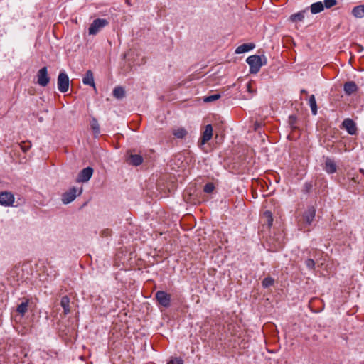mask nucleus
Returning a JSON list of instances; mask_svg holds the SVG:
<instances>
[{
    "mask_svg": "<svg viewBox=\"0 0 364 364\" xmlns=\"http://www.w3.org/2000/svg\"><path fill=\"white\" fill-rule=\"evenodd\" d=\"M305 263V265L306 266V267L309 269V270H313L314 269V267H315V262L314 259H307L305 260L304 262Z\"/></svg>",
    "mask_w": 364,
    "mask_h": 364,
    "instance_id": "33",
    "label": "nucleus"
},
{
    "mask_svg": "<svg viewBox=\"0 0 364 364\" xmlns=\"http://www.w3.org/2000/svg\"><path fill=\"white\" fill-rule=\"evenodd\" d=\"M93 174V168L91 167H87L83 168L79 173L77 177V181L87 182L88 181Z\"/></svg>",
    "mask_w": 364,
    "mask_h": 364,
    "instance_id": "12",
    "label": "nucleus"
},
{
    "mask_svg": "<svg viewBox=\"0 0 364 364\" xmlns=\"http://www.w3.org/2000/svg\"><path fill=\"white\" fill-rule=\"evenodd\" d=\"M127 162L132 166H138L143 162V157L139 154H134L132 151H128L127 153Z\"/></svg>",
    "mask_w": 364,
    "mask_h": 364,
    "instance_id": "9",
    "label": "nucleus"
},
{
    "mask_svg": "<svg viewBox=\"0 0 364 364\" xmlns=\"http://www.w3.org/2000/svg\"><path fill=\"white\" fill-rule=\"evenodd\" d=\"M82 188H80V190H77L75 187L70 188L68 191L65 192L62 195V202L63 204H68L73 201L77 196H79L82 193Z\"/></svg>",
    "mask_w": 364,
    "mask_h": 364,
    "instance_id": "3",
    "label": "nucleus"
},
{
    "mask_svg": "<svg viewBox=\"0 0 364 364\" xmlns=\"http://www.w3.org/2000/svg\"><path fill=\"white\" fill-rule=\"evenodd\" d=\"M28 300L26 299V301L22 302L21 304L18 305L16 308V311L23 316L25 313L28 311Z\"/></svg>",
    "mask_w": 364,
    "mask_h": 364,
    "instance_id": "25",
    "label": "nucleus"
},
{
    "mask_svg": "<svg viewBox=\"0 0 364 364\" xmlns=\"http://www.w3.org/2000/svg\"><path fill=\"white\" fill-rule=\"evenodd\" d=\"M113 96L117 99H122L125 96L124 89L121 86L116 87L113 90Z\"/></svg>",
    "mask_w": 364,
    "mask_h": 364,
    "instance_id": "22",
    "label": "nucleus"
},
{
    "mask_svg": "<svg viewBox=\"0 0 364 364\" xmlns=\"http://www.w3.org/2000/svg\"><path fill=\"white\" fill-rule=\"evenodd\" d=\"M126 2H127L128 4H130V3H129V0H126Z\"/></svg>",
    "mask_w": 364,
    "mask_h": 364,
    "instance_id": "42",
    "label": "nucleus"
},
{
    "mask_svg": "<svg viewBox=\"0 0 364 364\" xmlns=\"http://www.w3.org/2000/svg\"><path fill=\"white\" fill-rule=\"evenodd\" d=\"M247 64L250 65V72L251 73H257L262 65L267 63V58L265 56L253 55L249 56L246 60Z\"/></svg>",
    "mask_w": 364,
    "mask_h": 364,
    "instance_id": "2",
    "label": "nucleus"
},
{
    "mask_svg": "<svg viewBox=\"0 0 364 364\" xmlns=\"http://www.w3.org/2000/svg\"><path fill=\"white\" fill-rule=\"evenodd\" d=\"M108 24L106 19L97 18L91 23L88 33L90 35H96L102 28Z\"/></svg>",
    "mask_w": 364,
    "mask_h": 364,
    "instance_id": "5",
    "label": "nucleus"
},
{
    "mask_svg": "<svg viewBox=\"0 0 364 364\" xmlns=\"http://www.w3.org/2000/svg\"><path fill=\"white\" fill-rule=\"evenodd\" d=\"M220 97V95L219 94H215V95L208 96L207 97H205L204 101L206 102H213L216 100H218Z\"/></svg>",
    "mask_w": 364,
    "mask_h": 364,
    "instance_id": "34",
    "label": "nucleus"
},
{
    "mask_svg": "<svg viewBox=\"0 0 364 364\" xmlns=\"http://www.w3.org/2000/svg\"><path fill=\"white\" fill-rule=\"evenodd\" d=\"M213 136V127L211 124H208L205 127V130L202 134V136L200 138V146L205 144L207 141H208Z\"/></svg>",
    "mask_w": 364,
    "mask_h": 364,
    "instance_id": "13",
    "label": "nucleus"
},
{
    "mask_svg": "<svg viewBox=\"0 0 364 364\" xmlns=\"http://www.w3.org/2000/svg\"><path fill=\"white\" fill-rule=\"evenodd\" d=\"M358 178H359L358 176L351 178V179L350 181L349 188L355 187L356 184L359 183Z\"/></svg>",
    "mask_w": 364,
    "mask_h": 364,
    "instance_id": "35",
    "label": "nucleus"
},
{
    "mask_svg": "<svg viewBox=\"0 0 364 364\" xmlns=\"http://www.w3.org/2000/svg\"><path fill=\"white\" fill-rule=\"evenodd\" d=\"M358 87L353 81H348L343 85V90L347 95H351L357 92Z\"/></svg>",
    "mask_w": 364,
    "mask_h": 364,
    "instance_id": "14",
    "label": "nucleus"
},
{
    "mask_svg": "<svg viewBox=\"0 0 364 364\" xmlns=\"http://www.w3.org/2000/svg\"><path fill=\"white\" fill-rule=\"evenodd\" d=\"M304 14H305V11H301L296 14H294L291 15L290 20L292 22L302 21L304 18Z\"/></svg>",
    "mask_w": 364,
    "mask_h": 364,
    "instance_id": "23",
    "label": "nucleus"
},
{
    "mask_svg": "<svg viewBox=\"0 0 364 364\" xmlns=\"http://www.w3.org/2000/svg\"><path fill=\"white\" fill-rule=\"evenodd\" d=\"M60 306L63 309V314L65 316L70 313L71 310L70 308V298L65 295L61 298Z\"/></svg>",
    "mask_w": 364,
    "mask_h": 364,
    "instance_id": "16",
    "label": "nucleus"
},
{
    "mask_svg": "<svg viewBox=\"0 0 364 364\" xmlns=\"http://www.w3.org/2000/svg\"><path fill=\"white\" fill-rule=\"evenodd\" d=\"M312 187V182H306L303 186L302 192L304 193H309L311 191Z\"/></svg>",
    "mask_w": 364,
    "mask_h": 364,
    "instance_id": "31",
    "label": "nucleus"
},
{
    "mask_svg": "<svg viewBox=\"0 0 364 364\" xmlns=\"http://www.w3.org/2000/svg\"><path fill=\"white\" fill-rule=\"evenodd\" d=\"M341 127V129H344L345 130H346V132L350 135L357 134L358 128L356 124L353 119L350 118L345 119L343 121Z\"/></svg>",
    "mask_w": 364,
    "mask_h": 364,
    "instance_id": "8",
    "label": "nucleus"
},
{
    "mask_svg": "<svg viewBox=\"0 0 364 364\" xmlns=\"http://www.w3.org/2000/svg\"><path fill=\"white\" fill-rule=\"evenodd\" d=\"M247 87H248V90L250 92V90H251L250 85V84H248V86H247Z\"/></svg>",
    "mask_w": 364,
    "mask_h": 364,
    "instance_id": "41",
    "label": "nucleus"
},
{
    "mask_svg": "<svg viewBox=\"0 0 364 364\" xmlns=\"http://www.w3.org/2000/svg\"><path fill=\"white\" fill-rule=\"evenodd\" d=\"M274 283V279L270 277H265L263 281L262 282V286L264 288L269 287L272 286Z\"/></svg>",
    "mask_w": 364,
    "mask_h": 364,
    "instance_id": "28",
    "label": "nucleus"
},
{
    "mask_svg": "<svg viewBox=\"0 0 364 364\" xmlns=\"http://www.w3.org/2000/svg\"><path fill=\"white\" fill-rule=\"evenodd\" d=\"M315 216L316 208L314 206H309L298 221L299 230L304 232H309L310 226L314 222Z\"/></svg>",
    "mask_w": 364,
    "mask_h": 364,
    "instance_id": "1",
    "label": "nucleus"
},
{
    "mask_svg": "<svg viewBox=\"0 0 364 364\" xmlns=\"http://www.w3.org/2000/svg\"><path fill=\"white\" fill-rule=\"evenodd\" d=\"M352 14L355 18L364 17V4L355 6L352 10Z\"/></svg>",
    "mask_w": 364,
    "mask_h": 364,
    "instance_id": "21",
    "label": "nucleus"
},
{
    "mask_svg": "<svg viewBox=\"0 0 364 364\" xmlns=\"http://www.w3.org/2000/svg\"><path fill=\"white\" fill-rule=\"evenodd\" d=\"M58 88L63 93L66 92L69 89V77L64 72H60L58 75Z\"/></svg>",
    "mask_w": 364,
    "mask_h": 364,
    "instance_id": "7",
    "label": "nucleus"
},
{
    "mask_svg": "<svg viewBox=\"0 0 364 364\" xmlns=\"http://www.w3.org/2000/svg\"><path fill=\"white\" fill-rule=\"evenodd\" d=\"M155 298L158 304L165 308L171 305V295L164 291H158L155 294Z\"/></svg>",
    "mask_w": 364,
    "mask_h": 364,
    "instance_id": "4",
    "label": "nucleus"
},
{
    "mask_svg": "<svg viewBox=\"0 0 364 364\" xmlns=\"http://www.w3.org/2000/svg\"><path fill=\"white\" fill-rule=\"evenodd\" d=\"M255 44L252 43H243L241 46H238L235 50V53L241 54L246 52H248L252 50L255 48Z\"/></svg>",
    "mask_w": 364,
    "mask_h": 364,
    "instance_id": "18",
    "label": "nucleus"
},
{
    "mask_svg": "<svg viewBox=\"0 0 364 364\" xmlns=\"http://www.w3.org/2000/svg\"><path fill=\"white\" fill-rule=\"evenodd\" d=\"M338 4L337 0H324L323 2V8L331 9Z\"/></svg>",
    "mask_w": 364,
    "mask_h": 364,
    "instance_id": "30",
    "label": "nucleus"
},
{
    "mask_svg": "<svg viewBox=\"0 0 364 364\" xmlns=\"http://www.w3.org/2000/svg\"><path fill=\"white\" fill-rule=\"evenodd\" d=\"M324 10L322 1H317L310 6V11L312 14L321 13Z\"/></svg>",
    "mask_w": 364,
    "mask_h": 364,
    "instance_id": "19",
    "label": "nucleus"
},
{
    "mask_svg": "<svg viewBox=\"0 0 364 364\" xmlns=\"http://www.w3.org/2000/svg\"><path fill=\"white\" fill-rule=\"evenodd\" d=\"M82 82L85 85H90V86L93 87L94 89L95 90V82H94L93 73L91 70H89L86 72L85 75L84 76V77L82 79Z\"/></svg>",
    "mask_w": 364,
    "mask_h": 364,
    "instance_id": "17",
    "label": "nucleus"
},
{
    "mask_svg": "<svg viewBox=\"0 0 364 364\" xmlns=\"http://www.w3.org/2000/svg\"><path fill=\"white\" fill-rule=\"evenodd\" d=\"M90 127L95 134H100V125L97 120L95 118H92L90 122Z\"/></svg>",
    "mask_w": 364,
    "mask_h": 364,
    "instance_id": "27",
    "label": "nucleus"
},
{
    "mask_svg": "<svg viewBox=\"0 0 364 364\" xmlns=\"http://www.w3.org/2000/svg\"><path fill=\"white\" fill-rule=\"evenodd\" d=\"M309 104L311 107L312 114L316 115L317 114V104L315 96L314 95H311L309 97Z\"/></svg>",
    "mask_w": 364,
    "mask_h": 364,
    "instance_id": "24",
    "label": "nucleus"
},
{
    "mask_svg": "<svg viewBox=\"0 0 364 364\" xmlns=\"http://www.w3.org/2000/svg\"><path fill=\"white\" fill-rule=\"evenodd\" d=\"M354 48L357 52H362L363 50V47L358 43L354 45Z\"/></svg>",
    "mask_w": 364,
    "mask_h": 364,
    "instance_id": "38",
    "label": "nucleus"
},
{
    "mask_svg": "<svg viewBox=\"0 0 364 364\" xmlns=\"http://www.w3.org/2000/svg\"><path fill=\"white\" fill-rule=\"evenodd\" d=\"M36 77L37 83L42 87L47 86L50 82V78L48 73L47 67L46 66L43 67L38 71Z\"/></svg>",
    "mask_w": 364,
    "mask_h": 364,
    "instance_id": "6",
    "label": "nucleus"
},
{
    "mask_svg": "<svg viewBox=\"0 0 364 364\" xmlns=\"http://www.w3.org/2000/svg\"><path fill=\"white\" fill-rule=\"evenodd\" d=\"M324 170L328 173H330V174L335 173L337 170V166H336L335 161L331 159L327 158L325 161Z\"/></svg>",
    "mask_w": 364,
    "mask_h": 364,
    "instance_id": "15",
    "label": "nucleus"
},
{
    "mask_svg": "<svg viewBox=\"0 0 364 364\" xmlns=\"http://www.w3.org/2000/svg\"><path fill=\"white\" fill-rule=\"evenodd\" d=\"M172 134L178 139H183L187 135L188 132L183 127H178L172 129Z\"/></svg>",
    "mask_w": 364,
    "mask_h": 364,
    "instance_id": "20",
    "label": "nucleus"
},
{
    "mask_svg": "<svg viewBox=\"0 0 364 364\" xmlns=\"http://www.w3.org/2000/svg\"><path fill=\"white\" fill-rule=\"evenodd\" d=\"M278 246H279V247H282V242H279Z\"/></svg>",
    "mask_w": 364,
    "mask_h": 364,
    "instance_id": "40",
    "label": "nucleus"
},
{
    "mask_svg": "<svg viewBox=\"0 0 364 364\" xmlns=\"http://www.w3.org/2000/svg\"><path fill=\"white\" fill-rule=\"evenodd\" d=\"M19 147L23 153H26L32 146V144L30 141H23L16 145Z\"/></svg>",
    "mask_w": 364,
    "mask_h": 364,
    "instance_id": "26",
    "label": "nucleus"
},
{
    "mask_svg": "<svg viewBox=\"0 0 364 364\" xmlns=\"http://www.w3.org/2000/svg\"><path fill=\"white\" fill-rule=\"evenodd\" d=\"M296 123L297 117L295 115H290L289 117V124L290 125L292 129H297Z\"/></svg>",
    "mask_w": 364,
    "mask_h": 364,
    "instance_id": "29",
    "label": "nucleus"
},
{
    "mask_svg": "<svg viewBox=\"0 0 364 364\" xmlns=\"http://www.w3.org/2000/svg\"><path fill=\"white\" fill-rule=\"evenodd\" d=\"M167 364H183V360L179 358H171Z\"/></svg>",
    "mask_w": 364,
    "mask_h": 364,
    "instance_id": "36",
    "label": "nucleus"
},
{
    "mask_svg": "<svg viewBox=\"0 0 364 364\" xmlns=\"http://www.w3.org/2000/svg\"><path fill=\"white\" fill-rule=\"evenodd\" d=\"M259 222L263 228L266 227L267 229H269L272 225L273 222L272 213L269 210L264 211L261 216Z\"/></svg>",
    "mask_w": 364,
    "mask_h": 364,
    "instance_id": "11",
    "label": "nucleus"
},
{
    "mask_svg": "<svg viewBox=\"0 0 364 364\" xmlns=\"http://www.w3.org/2000/svg\"><path fill=\"white\" fill-rule=\"evenodd\" d=\"M110 234H111V230L109 229H105L102 231V235L103 237H107V236L110 235Z\"/></svg>",
    "mask_w": 364,
    "mask_h": 364,
    "instance_id": "37",
    "label": "nucleus"
},
{
    "mask_svg": "<svg viewBox=\"0 0 364 364\" xmlns=\"http://www.w3.org/2000/svg\"><path fill=\"white\" fill-rule=\"evenodd\" d=\"M215 189V186L213 183H208L205 185L203 191L205 193H211Z\"/></svg>",
    "mask_w": 364,
    "mask_h": 364,
    "instance_id": "32",
    "label": "nucleus"
},
{
    "mask_svg": "<svg viewBox=\"0 0 364 364\" xmlns=\"http://www.w3.org/2000/svg\"><path fill=\"white\" fill-rule=\"evenodd\" d=\"M14 202V195L9 191L0 193V204L4 206H9Z\"/></svg>",
    "mask_w": 364,
    "mask_h": 364,
    "instance_id": "10",
    "label": "nucleus"
},
{
    "mask_svg": "<svg viewBox=\"0 0 364 364\" xmlns=\"http://www.w3.org/2000/svg\"><path fill=\"white\" fill-rule=\"evenodd\" d=\"M301 94H307V91L306 90L303 89L301 90Z\"/></svg>",
    "mask_w": 364,
    "mask_h": 364,
    "instance_id": "39",
    "label": "nucleus"
}]
</instances>
